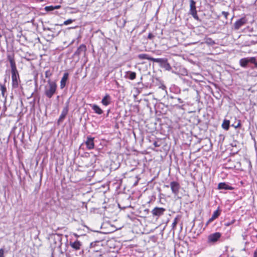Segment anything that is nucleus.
<instances>
[{
  "instance_id": "obj_34",
  "label": "nucleus",
  "mask_w": 257,
  "mask_h": 257,
  "mask_svg": "<svg viewBox=\"0 0 257 257\" xmlns=\"http://www.w3.org/2000/svg\"><path fill=\"white\" fill-rule=\"evenodd\" d=\"M235 221V220H233L230 222H228L225 223V225L226 226H228L230 225L231 224H233Z\"/></svg>"
},
{
  "instance_id": "obj_37",
  "label": "nucleus",
  "mask_w": 257,
  "mask_h": 257,
  "mask_svg": "<svg viewBox=\"0 0 257 257\" xmlns=\"http://www.w3.org/2000/svg\"><path fill=\"white\" fill-rule=\"evenodd\" d=\"M153 145L155 147H158L160 146V145L158 144L157 142L156 141L154 142Z\"/></svg>"
},
{
  "instance_id": "obj_5",
  "label": "nucleus",
  "mask_w": 257,
  "mask_h": 257,
  "mask_svg": "<svg viewBox=\"0 0 257 257\" xmlns=\"http://www.w3.org/2000/svg\"><path fill=\"white\" fill-rule=\"evenodd\" d=\"M44 32L43 33L44 37L47 41H51L53 39L57 36L58 33L54 32L52 31V29L50 28H44Z\"/></svg>"
},
{
  "instance_id": "obj_1",
  "label": "nucleus",
  "mask_w": 257,
  "mask_h": 257,
  "mask_svg": "<svg viewBox=\"0 0 257 257\" xmlns=\"http://www.w3.org/2000/svg\"><path fill=\"white\" fill-rule=\"evenodd\" d=\"M7 58L10 63L12 73V86L13 89L23 90L20 75L17 69L14 53L7 54Z\"/></svg>"
},
{
  "instance_id": "obj_19",
  "label": "nucleus",
  "mask_w": 257,
  "mask_h": 257,
  "mask_svg": "<svg viewBox=\"0 0 257 257\" xmlns=\"http://www.w3.org/2000/svg\"><path fill=\"white\" fill-rule=\"evenodd\" d=\"M138 57L139 59H140L141 60L147 59V60H151L153 62H154V60H155L156 59V58H154L153 57H150L147 54H140L138 55Z\"/></svg>"
},
{
  "instance_id": "obj_3",
  "label": "nucleus",
  "mask_w": 257,
  "mask_h": 257,
  "mask_svg": "<svg viewBox=\"0 0 257 257\" xmlns=\"http://www.w3.org/2000/svg\"><path fill=\"white\" fill-rule=\"evenodd\" d=\"M171 188L172 193L175 197L178 195L179 192L181 188L179 183L176 181H172L170 182V185H164V187Z\"/></svg>"
},
{
  "instance_id": "obj_20",
  "label": "nucleus",
  "mask_w": 257,
  "mask_h": 257,
  "mask_svg": "<svg viewBox=\"0 0 257 257\" xmlns=\"http://www.w3.org/2000/svg\"><path fill=\"white\" fill-rule=\"evenodd\" d=\"M125 77L130 80H134L136 77V73L135 72L132 71H127L126 72Z\"/></svg>"
},
{
  "instance_id": "obj_44",
  "label": "nucleus",
  "mask_w": 257,
  "mask_h": 257,
  "mask_svg": "<svg viewBox=\"0 0 257 257\" xmlns=\"http://www.w3.org/2000/svg\"><path fill=\"white\" fill-rule=\"evenodd\" d=\"M93 244V243H91V244H90L91 246H92Z\"/></svg>"
},
{
  "instance_id": "obj_39",
  "label": "nucleus",
  "mask_w": 257,
  "mask_h": 257,
  "mask_svg": "<svg viewBox=\"0 0 257 257\" xmlns=\"http://www.w3.org/2000/svg\"><path fill=\"white\" fill-rule=\"evenodd\" d=\"M177 100H178V102L180 103H182L183 102V100L180 98H178Z\"/></svg>"
},
{
  "instance_id": "obj_18",
  "label": "nucleus",
  "mask_w": 257,
  "mask_h": 257,
  "mask_svg": "<svg viewBox=\"0 0 257 257\" xmlns=\"http://www.w3.org/2000/svg\"><path fill=\"white\" fill-rule=\"evenodd\" d=\"M92 109L94 111L95 113H97V114H101L103 113V111L101 109V108L97 105L96 104H92L91 105Z\"/></svg>"
},
{
  "instance_id": "obj_45",
  "label": "nucleus",
  "mask_w": 257,
  "mask_h": 257,
  "mask_svg": "<svg viewBox=\"0 0 257 257\" xmlns=\"http://www.w3.org/2000/svg\"><path fill=\"white\" fill-rule=\"evenodd\" d=\"M225 15H226V16H227V15H228V13H225Z\"/></svg>"
},
{
  "instance_id": "obj_33",
  "label": "nucleus",
  "mask_w": 257,
  "mask_h": 257,
  "mask_svg": "<svg viewBox=\"0 0 257 257\" xmlns=\"http://www.w3.org/2000/svg\"><path fill=\"white\" fill-rule=\"evenodd\" d=\"M0 257H5L4 249L3 248H0Z\"/></svg>"
},
{
  "instance_id": "obj_30",
  "label": "nucleus",
  "mask_w": 257,
  "mask_h": 257,
  "mask_svg": "<svg viewBox=\"0 0 257 257\" xmlns=\"http://www.w3.org/2000/svg\"><path fill=\"white\" fill-rule=\"evenodd\" d=\"M248 59V63H255L256 61V59L255 57H249L247 58Z\"/></svg>"
},
{
  "instance_id": "obj_8",
  "label": "nucleus",
  "mask_w": 257,
  "mask_h": 257,
  "mask_svg": "<svg viewBox=\"0 0 257 257\" xmlns=\"http://www.w3.org/2000/svg\"><path fill=\"white\" fill-rule=\"evenodd\" d=\"M86 50V46L84 44H81L74 53L73 56L79 58L80 55H83L85 56Z\"/></svg>"
},
{
  "instance_id": "obj_12",
  "label": "nucleus",
  "mask_w": 257,
  "mask_h": 257,
  "mask_svg": "<svg viewBox=\"0 0 257 257\" xmlns=\"http://www.w3.org/2000/svg\"><path fill=\"white\" fill-rule=\"evenodd\" d=\"M246 22L245 17H241L234 23V28L236 30L239 29Z\"/></svg>"
},
{
  "instance_id": "obj_4",
  "label": "nucleus",
  "mask_w": 257,
  "mask_h": 257,
  "mask_svg": "<svg viewBox=\"0 0 257 257\" xmlns=\"http://www.w3.org/2000/svg\"><path fill=\"white\" fill-rule=\"evenodd\" d=\"M221 236V234L219 232L211 233L207 236V242L209 244H214L219 240Z\"/></svg>"
},
{
  "instance_id": "obj_14",
  "label": "nucleus",
  "mask_w": 257,
  "mask_h": 257,
  "mask_svg": "<svg viewBox=\"0 0 257 257\" xmlns=\"http://www.w3.org/2000/svg\"><path fill=\"white\" fill-rule=\"evenodd\" d=\"M126 22V19L123 17H117L116 24L119 28H122L124 27Z\"/></svg>"
},
{
  "instance_id": "obj_29",
  "label": "nucleus",
  "mask_w": 257,
  "mask_h": 257,
  "mask_svg": "<svg viewBox=\"0 0 257 257\" xmlns=\"http://www.w3.org/2000/svg\"><path fill=\"white\" fill-rule=\"evenodd\" d=\"M178 219L177 217H176L174 219L173 222L172 224V229H174V228L176 227V226L177 224L178 223Z\"/></svg>"
},
{
  "instance_id": "obj_42",
  "label": "nucleus",
  "mask_w": 257,
  "mask_h": 257,
  "mask_svg": "<svg viewBox=\"0 0 257 257\" xmlns=\"http://www.w3.org/2000/svg\"><path fill=\"white\" fill-rule=\"evenodd\" d=\"M253 64L255 65V66L256 67H257V62H256V61H255V63H253Z\"/></svg>"
},
{
  "instance_id": "obj_17",
  "label": "nucleus",
  "mask_w": 257,
  "mask_h": 257,
  "mask_svg": "<svg viewBox=\"0 0 257 257\" xmlns=\"http://www.w3.org/2000/svg\"><path fill=\"white\" fill-rule=\"evenodd\" d=\"M111 102V98L109 94H106L101 100V103L105 106L108 105Z\"/></svg>"
},
{
  "instance_id": "obj_41",
  "label": "nucleus",
  "mask_w": 257,
  "mask_h": 257,
  "mask_svg": "<svg viewBox=\"0 0 257 257\" xmlns=\"http://www.w3.org/2000/svg\"><path fill=\"white\" fill-rule=\"evenodd\" d=\"M194 18L196 20H199V17H194Z\"/></svg>"
},
{
  "instance_id": "obj_24",
  "label": "nucleus",
  "mask_w": 257,
  "mask_h": 257,
  "mask_svg": "<svg viewBox=\"0 0 257 257\" xmlns=\"http://www.w3.org/2000/svg\"><path fill=\"white\" fill-rule=\"evenodd\" d=\"M205 43L209 45H213L215 44V42L210 38H205Z\"/></svg>"
},
{
  "instance_id": "obj_23",
  "label": "nucleus",
  "mask_w": 257,
  "mask_h": 257,
  "mask_svg": "<svg viewBox=\"0 0 257 257\" xmlns=\"http://www.w3.org/2000/svg\"><path fill=\"white\" fill-rule=\"evenodd\" d=\"M0 90H1L2 91V96L5 98V99H6L7 98V94H6V92H7V88H6V87L5 86V85H2L1 84V86H0Z\"/></svg>"
},
{
  "instance_id": "obj_9",
  "label": "nucleus",
  "mask_w": 257,
  "mask_h": 257,
  "mask_svg": "<svg viewBox=\"0 0 257 257\" xmlns=\"http://www.w3.org/2000/svg\"><path fill=\"white\" fill-rule=\"evenodd\" d=\"M94 137L90 136L87 137L86 140L85 141V144L88 150H92L94 148Z\"/></svg>"
},
{
  "instance_id": "obj_10",
  "label": "nucleus",
  "mask_w": 257,
  "mask_h": 257,
  "mask_svg": "<svg viewBox=\"0 0 257 257\" xmlns=\"http://www.w3.org/2000/svg\"><path fill=\"white\" fill-rule=\"evenodd\" d=\"M190 13L192 16H197L196 2L194 0H189Z\"/></svg>"
},
{
  "instance_id": "obj_35",
  "label": "nucleus",
  "mask_w": 257,
  "mask_h": 257,
  "mask_svg": "<svg viewBox=\"0 0 257 257\" xmlns=\"http://www.w3.org/2000/svg\"><path fill=\"white\" fill-rule=\"evenodd\" d=\"M155 37V36L154 35H153L152 33H149L148 36V38L149 39H150V40H152L153 38Z\"/></svg>"
},
{
  "instance_id": "obj_16",
  "label": "nucleus",
  "mask_w": 257,
  "mask_h": 257,
  "mask_svg": "<svg viewBox=\"0 0 257 257\" xmlns=\"http://www.w3.org/2000/svg\"><path fill=\"white\" fill-rule=\"evenodd\" d=\"M69 74L68 73H65L60 81V88L63 89L66 86V81L68 78Z\"/></svg>"
},
{
  "instance_id": "obj_13",
  "label": "nucleus",
  "mask_w": 257,
  "mask_h": 257,
  "mask_svg": "<svg viewBox=\"0 0 257 257\" xmlns=\"http://www.w3.org/2000/svg\"><path fill=\"white\" fill-rule=\"evenodd\" d=\"M218 189H224V190H232L234 188L231 186H229L228 184L225 182L219 183L218 185Z\"/></svg>"
},
{
  "instance_id": "obj_28",
  "label": "nucleus",
  "mask_w": 257,
  "mask_h": 257,
  "mask_svg": "<svg viewBox=\"0 0 257 257\" xmlns=\"http://www.w3.org/2000/svg\"><path fill=\"white\" fill-rule=\"evenodd\" d=\"M241 125V122L240 120H238L237 123L235 122L234 123L231 125L232 126L234 127L235 128H237L240 127Z\"/></svg>"
},
{
  "instance_id": "obj_11",
  "label": "nucleus",
  "mask_w": 257,
  "mask_h": 257,
  "mask_svg": "<svg viewBox=\"0 0 257 257\" xmlns=\"http://www.w3.org/2000/svg\"><path fill=\"white\" fill-rule=\"evenodd\" d=\"M68 112V104L64 107L62 111L61 114L58 119V123L59 124L62 122L64 118H65L66 115L67 114Z\"/></svg>"
},
{
  "instance_id": "obj_25",
  "label": "nucleus",
  "mask_w": 257,
  "mask_h": 257,
  "mask_svg": "<svg viewBox=\"0 0 257 257\" xmlns=\"http://www.w3.org/2000/svg\"><path fill=\"white\" fill-rule=\"evenodd\" d=\"M220 214V210L218 209L217 210H215L212 215V217L214 219H216L217 218H218V217L219 216Z\"/></svg>"
},
{
  "instance_id": "obj_15",
  "label": "nucleus",
  "mask_w": 257,
  "mask_h": 257,
  "mask_svg": "<svg viewBox=\"0 0 257 257\" xmlns=\"http://www.w3.org/2000/svg\"><path fill=\"white\" fill-rule=\"evenodd\" d=\"M70 245L75 250H79L82 246V243L79 240H76L74 242L70 241Z\"/></svg>"
},
{
  "instance_id": "obj_32",
  "label": "nucleus",
  "mask_w": 257,
  "mask_h": 257,
  "mask_svg": "<svg viewBox=\"0 0 257 257\" xmlns=\"http://www.w3.org/2000/svg\"><path fill=\"white\" fill-rule=\"evenodd\" d=\"M45 75L46 78H49L51 76L52 73H51L50 70H47L45 72Z\"/></svg>"
},
{
  "instance_id": "obj_7",
  "label": "nucleus",
  "mask_w": 257,
  "mask_h": 257,
  "mask_svg": "<svg viewBox=\"0 0 257 257\" xmlns=\"http://www.w3.org/2000/svg\"><path fill=\"white\" fill-rule=\"evenodd\" d=\"M166 211V209L163 207H155L151 211V213L154 217H156L157 218L163 215Z\"/></svg>"
},
{
  "instance_id": "obj_21",
  "label": "nucleus",
  "mask_w": 257,
  "mask_h": 257,
  "mask_svg": "<svg viewBox=\"0 0 257 257\" xmlns=\"http://www.w3.org/2000/svg\"><path fill=\"white\" fill-rule=\"evenodd\" d=\"M248 63L247 58H242L239 60V65L241 67L246 68Z\"/></svg>"
},
{
  "instance_id": "obj_6",
  "label": "nucleus",
  "mask_w": 257,
  "mask_h": 257,
  "mask_svg": "<svg viewBox=\"0 0 257 257\" xmlns=\"http://www.w3.org/2000/svg\"><path fill=\"white\" fill-rule=\"evenodd\" d=\"M154 62L159 63L160 67L166 70L170 71L172 69V67L166 58H156L154 60Z\"/></svg>"
},
{
  "instance_id": "obj_22",
  "label": "nucleus",
  "mask_w": 257,
  "mask_h": 257,
  "mask_svg": "<svg viewBox=\"0 0 257 257\" xmlns=\"http://www.w3.org/2000/svg\"><path fill=\"white\" fill-rule=\"evenodd\" d=\"M230 126V121L229 120L224 119L222 124V127L226 130L228 131L229 130Z\"/></svg>"
},
{
  "instance_id": "obj_40",
  "label": "nucleus",
  "mask_w": 257,
  "mask_h": 257,
  "mask_svg": "<svg viewBox=\"0 0 257 257\" xmlns=\"http://www.w3.org/2000/svg\"><path fill=\"white\" fill-rule=\"evenodd\" d=\"M31 22H32V23H33V24L34 25H35V24H34V19H32L31 20Z\"/></svg>"
},
{
  "instance_id": "obj_43",
  "label": "nucleus",
  "mask_w": 257,
  "mask_h": 257,
  "mask_svg": "<svg viewBox=\"0 0 257 257\" xmlns=\"http://www.w3.org/2000/svg\"><path fill=\"white\" fill-rule=\"evenodd\" d=\"M76 27H77V26H75L72 27L70 28H75Z\"/></svg>"
},
{
  "instance_id": "obj_26",
  "label": "nucleus",
  "mask_w": 257,
  "mask_h": 257,
  "mask_svg": "<svg viewBox=\"0 0 257 257\" xmlns=\"http://www.w3.org/2000/svg\"><path fill=\"white\" fill-rule=\"evenodd\" d=\"M59 8H60V6H56L55 7H54L53 6H51L46 7H45V10L47 11H51L54 10L55 9H58Z\"/></svg>"
},
{
  "instance_id": "obj_38",
  "label": "nucleus",
  "mask_w": 257,
  "mask_h": 257,
  "mask_svg": "<svg viewBox=\"0 0 257 257\" xmlns=\"http://www.w3.org/2000/svg\"><path fill=\"white\" fill-rule=\"evenodd\" d=\"M253 257H257V248L255 249V250L254 251Z\"/></svg>"
},
{
  "instance_id": "obj_2",
  "label": "nucleus",
  "mask_w": 257,
  "mask_h": 257,
  "mask_svg": "<svg viewBox=\"0 0 257 257\" xmlns=\"http://www.w3.org/2000/svg\"><path fill=\"white\" fill-rule=\"evenodd\" d=\"M57 84L54 81L49 80L48 85L45 87L44 93L47 97L51 98L56 92Z\"/></svg>"
},
{
  "instance_id": "obj_46",
  "label": "nucleus",
  "mask_w": 257,
  "mask_h": 257,
  "mask_svg": "<svg viewBox=\"0 0 257 257\" xmlns=\"http://www.w3.org/2000/svg\"><path fill=\"white\" fill-rule=\"evenodd\" d=\"M171 98H174V97L173 96H171Z\"/></svg>"
},
{
  "instance_id": "obj_27",
  "label": "nucleus",
  "mask_w": 257,
  "mask_h": 257,
  "mask_svg": "<svg viewBox=\"0 0 257 257\" xmlns=\"http://www.w3.org/2000/svg\"><path fill=\"white\" fill-rule=\"evenodd\" d=\"M159 89H162V90L163 91V95L164 96L165 95V94H166L167 93V91L166 90V87L165 85H162L161 86H160L159 87Z\"/></svg>"
},
{
  "instance_id": "obj_36",
  "label": "nucleus",
  "mask_w": 257,
  "mask_h": 257,
  "mask_svg": "<svg viewBox=\"0 0 257 257\" xmlns=\"http://www.w3.org/2000/svg\"><path fill=\"white\" fill-rule=\"evenodd\" d=\"M214 219L211 216V217L209 219V220L206 222V225H208L210 222H211Z\"/></svg>"
},
{
  "instance_id": "obj_31",
  "label": "nucleus",
  "mask_w": 257,
  "mask_h": 257,
  "mask_svg": "<svg viewBox=\"0 0 257 257\" xmlns=\"http://www.w3.org/2000/svg\"><path fill=\"white\" fill-rule=\"evenodd\" d=\"M74 21V20H72V19H69L68 20L64 21L63 23V25H68L72 23Z\"/></svg>"
}]
</instances>
